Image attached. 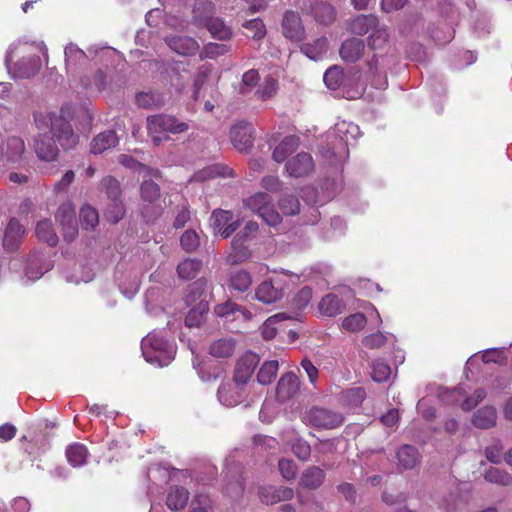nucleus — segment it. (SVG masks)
Wrapping results in <instances>:
<instances>
[{
	"label": "nucleus",
	"instance_id": "1",
	"mask_svg": "<svg viewBox=\"0 0 512 512\" xmlns=\"http://www.w3.org/2000/svg\"><path fill=\"white\" fill-rule=\"evenodd\" d=\"M73 107L70 104H64L60 113L50 112L43 114L41 112L34 114V120L38 129L49 127L53 136L46 133L39 134L33 144L37 157L46 162L56 161L59 155V149L54 138L57 139L61 147L65 150L73 149L78 144V135L74 133L69 119L73 117Z\"/></svg>",
	"mask_w": 512,
	"mask_h": 512
},
{
	"label": "nucleus",
	"instance_id": "2",
	"mask_svg": "<svg viewBox=\"0 0 512 512\" xmlns=\"http://www.w3.org/2000/svg\"><path fill=\"white\" fill-rule=\"evenodd\" d=\"M141 349L147 362L158 364L161 367L168 365L174 359L173 344L157 332H150L143 338Z\"/></svg>",
	"mask_w": 512,
	"mask_h": 512
},
{
	"label": "nucleus",
	"instance_id": "3",
	"mask_svg": "<svg viewBox=\"0 0 512 512\" xmlns=\"http://www.w3.org/2000/svg\"><path fill=\"white\" fill-rule=\"evenodd\" d=\"M292 276L294 274L286 270L274 271L271 277L256 287L255 298L264 304H273L282 300L289 287V278Z\"/></svg>",
	"mask_w": 512,
	"mask_h": 512
},
{
	"label": "nucleus",
	"instance_id": "4",
	"mask_svg": "<svg viewBox=\"0 0 512 512\" xmlns=\"http://www.w3.org/2000/svg\"><path fill=\"white\" fill-rule=\"evenodd\" d=\"M259 225L255 221H248L244 228L233 238L226 261L232 264L242 263L250 259L251 250L249 242L256 236Z\"/></svg>",
	"mask_w": 512,
	"mask_h": 512
},
{
	"label": "nucleus",
	"instance_id": "5",
	"mask_svg": "<svg viewBox=\"0 0 512 512\" xmlns=\"http://www.w3.org/2000/svg\"><path fill=\"white\" fill-rule=\"evenodd\" d=\"M189 129V125L185 122H180L178 119L171 115L158 114L149 116L147 118L148 134L152 137L155 145H159L163 140L160 136L161 133L170 132L179 134Z\"/></svg>",
	"mask_w": 512,
	"mask_h": 512
},
{
	"label": "nucleus",
	"instance_id": "6",
	"mask_svg": "<svg viewBox=\"0 0 512 512\" xmlns=\"http://www.w3.org/2000/svg\"><path fill=\"white\" fill-rule=\"evenodd\" d=\"M244 204L271 227L279 225L282 221V217L274 208L272 197L267 193H255L247 198Z\"/></svg>",
	"mask_w": 512,
	"mask_h": 512
},
{
	"label": "nucleus",
	"instance_id": "7",
	"mask_svg": "<svg viewBox=\"0 0 512 512\" xmlns=\"http://www.w3.org/2000/svg\"><path fill=\"white\" fill-rule=\"evenodd\" d=\"M305 419L310 425L323 429H334L343 422L341 414L320 407L311 408L306 413Z\"/></svg>",
	"mask_w": 512,
	"mask_h": 512
},
{
	"label": "nucleus",
	"instance_id": "8",
	"mask_svg": "<svg viewBox=\"0 0 512 512\" xmlns=\"http://www.w3.org/2000/svg\"><path fill=\"white\" fill-rule=\"evenodd\" d=\"M224 361L213 357H206L200 367V375L203 381H220L217 389V397L221 401V389L224 383Z\"/></svg>",
	"mask_w": 512,
	"mask_h": 512
},
{
	"label": "nucleus",
	"instance_id": "9",
	"mask_svg": "<svg viewBox=\"0 0 512 512\" xmlns=\"http://www.w3.org/2000/svg\"><path fill=\"white\" fill-rule=\"evenodd\" d=\"M281 27L283 35L290 41L301 42L304 40L305 29L297 12L286 11L283 15Z\"/></svg>",
	"mask_w": 512,
	"mask_h": 512
},
{
	"label": "nucleus",
	"instance_id": "10",
	"mask_svg": "<svg viewBox=\"0 0 512 512\" xmlns=\"http://www.w3.org/2000/svg\"><path fill=\"white\" fill-rule=\"evenodd\" d=\"M259 362V357L256 353L247 351L237 361L234 381L237 385H245L249 381L254 369Z\"/></svg>",
	"mask_w": 512,
	"mask_h": 512
},
{
	"label": "nucleus",
	"instance_id": "11",
	"mask_svg": "<svg viewBox=\"0 0 512 512\" xmlns=\"http://www.w3.org/2000/svg\"><path fill=\"white\" fill-rule=\"evenodd\" d=\"M253 126L247 122H240L230 129L232 145L239 151H247L252 146Z\"/></svg>",
	"mask_w": 512,
	"mask_h": 512
},
{
	"label": "nucleus",
	"instance_id": "12",
	"mask_svg": "<svg viewBox=\"0 0 512 512\" xmlns=\"http://www.w3.org/2000/svg\"><path fill=\"white\" fill-rule=\"evenodd\" d=\"M300 380L294 372H287L278 381L276 396L280 402H285L298 394Z\"/></svg>",
	"mask_w": 512,
	"mask_h": 512
},
{
	"label": "nucleus",
	"instance_id": "13",
	"mask_svg": "<svg viewBox=\"0 0 512 512\" xmlns=\"http://www.w3.org/2000/svg\"><path fill=\"white\" fill-rule=\"evenodd\" d=\"M25 234V229L21 225V223L15 219L12 218L4 232L3 237V248L7 252H13L18 249V247L21 244L22 238Z\"/></svg>",
	"mask_w": 512,
	"mask_h": 512
},
{
	"label": "nucleus",
	"instance_id": "14",
	"mask_svg": "<svg viewBox=\"0 0 512 512\" xmlns=\"http://www.w3.org/2000/svg\"><path fill=\"white\" fill-rule=\"evenodd\" d=\"M314 169L310 154L301 152L286 163V170L292 177H303Z\"/></svg>",
	"mask_w": 512,
	"mask_h": 512
},
{
	"label": "nucleus",
	"instance_id": "15",
	"mask_svg": "<svg viewBox=\"0 0 512 512\" xmlns=\"http://www.w3.org/2000/svg\"><path fill=\"white\" fill-rule=\"evenodd\" d=\"M25 143L21 137L11 136L1 146L2 157L10 163H17L23 159Z\"/></svg>",
	"mask_w": 512,
	"mask_h": 512
},
{
	"label": "nucleus",
	"instance_id": "16",
	"mask_svg": "<svg viewBox=\"0 0 512 512\" xmlns=\"http://www.w3.org/2000/svg\"><path fill=\"white\" fill-rule=\"evenodd\" d=\"M294 491L288 487L268 486L261 488L259 492L260 500L267 505H273L281 501L292 499Z\"/></svg>",
	"mask_w": 512,
	"mask_h": 512
},
{
	"label": "nucleus",
	"instance_id": "17",
	"mask_svg": "<svg viewBox=\"0 0 512 512\" xmlns=\"http://www.w3.org/2000/svg\"><path fill=\"white\" fill-rule=\"evenodd\" d=\"M119 143V138L115 131L107 130L95 136L90 144L91 153L97 155L116 147Z\"/></svg>",
	"mask_w": 512,
	"mask_h": 512
},
{
	"label": "nucleus",
	"instance_id": "18",
	"mask_svg": "<svg viewBox=\"0 0 512 512\" xmlns=\"http://www.w3.org/2000/svg\"><path fill=\"white\" fill-rule=\"evenodd\" d=\"M364 41L358 38H349L345 40L340 48V56L345 62L355 63L364 52Z\"/></svg>",
	"mask_w": 512,
	"mask_h": 512
},
{
	"label": "nucleus",
	"instance_id": "19",
	"mask_svg": "<svg viewBox=\"0 0 512 512\" xmlns=\"http://www.w3.org/2000/svg\"><path fill=\"white\" fill-rule=\"evenodd\" d=\"M189 491L182 486H171L167 493L166 505L171 511L183 510L189 500Z\"/></svg>",
	"mask_w": 512,
	"mask_h": 512
},
{
	"label": "nucleus",
	"instance_id": "20",
	"mask_svg": "<svg viewBox=\"0 0 512 512\" xmlns=\"http://www.w3.org/2000/svg\"><path fill=\"white\" fill-rule=\"evenodd\" d=\"M379 26V20L376 15L368 14V15H358L354 19L351 20L349 24V30L351 33L355 35H365L369 31L374 30Z\"/></svg>",
	"mask_w": 512,
	"mask_h": 512
},
{
	"label": "nucleus",
	"instance_id": "21",
	"mask_svg": "<svg viewBox=\"0 0 512 512\" xmlns=\"http://www.w3.org/2000/svg\"><path fill=\"white\" fill-rule=\"evenodd\" d=\"M398 466L402 469L409 470L416 467L420 462V454L414 446L403 445L396 454Z\"/></svg>",
	"mask_w": 512,
	"mask_h": 512
},
{
	"label": "nucleus",
	"instance_id": "22",
	"mask_svg": "<svg viewBox=\"0 0 512 512\" xmlns=\"http://www.w3.org/2000/svg\"><path fill=\"white\" fill-rule=\"evenodd\" d=\"M299 144L300 140L297 136L285 137L274 149L273 159L278 163L285 161L289 155L297 150Z\"/></svg>",
	"mask_w": 512,
	"mask_h": 512
},
{
	"label": "nucleus",
	"instance_id": "23",
	"mask_svg": "<svg viewBox=\"0 0 512 512\" xmlns=\"http://www.w3.org/2000/svg\"><path fill=\"white\" fill-rule=\"evenodd\" d=\"M41 69V60L38 56L22 58L15 64V73L20 78H30Z\"/></svg>",
	"mask_w": 512,
	"mask_h": 512
},
{
	"label": "nucleus",
	"instance_id": "24",
	"mask_svg": "<svg viewBox=\"0 0 512 512\" xmlns=\"http://www.w3.org/2000/svg\"><path fill=\"white\" fill-rule=\"evenodd\" d=\"M65 454L71 466L80 467L87 461L88 449L84 444L76 442L67 446Z\"/></svg>",
	"mask_w": 512,
	"mask_h": 512
},
{
	"label": "nucleus",
	"instance_id": "25",
	"mask_svg": "<svg viewBox=\"0 0 512 512\" xmlns=\"http://www.w3.org/2000/svg\"><path fill=\"white\" fill-rule=\"evenodd\" d=\"M497 414L492 406H485L477 410L473 416V424L480 429H488L496 424Z\"/></svg>",
	"mask_w": 512,
	"mask_h": 512
},
{
	"label": "nucleus",
	"instance_id": "26",
	"mask_svg": "<svg viewBox=\"0 0 512 512\" xmlns=\"http://www.w3.org/2000/svg\"><path fill=\"white\" fill-rule=\"evenodd\" d=\"M35 234L40 241L47 243L51 247L56 246L58 243V236L50 220L39 221L35 228Z\"/></svg>",
	"mask_w": 512,
	"mask_h": 512
},
{
	"label": "nucleus",
	"instance_id": "27",
	"mask_svg": "<svg viewBox=\"0 0 512 512\" xmlns=\"http://www.w3.org/2000/svg\"><path fill=\"white\" fill-rule=\"evenodd\" d=\"M319 309L326 316H335L345 309L343 301L334 294L324 296L319 304Z\"/></svg>",
	"mask_w": 512,
	"mask_h": 512
},
{
	"label": "nucleus",
	"instance_id": "28",
	"mask_svg": "<svg viewBox=\"0 0 512 512\" xmlns=\"http://www.w3.org/2000/svg\"><path fill=\"white\" fill-rule=\"evenodd\" d=\"M325 473L319 467H309L306 469L301 478L300 484L308 489H317L324 481Z\"/></svg>",
	"mask_w": 512,
	"mask_h": 512
},
{
	"label": "nucleus",
	"instance_id": "29",
	"mask_svg": "<svg viewBox=\"0 0 512 512\" xmlns=\"http://www.w3.org/2000/svg\"><path fill=\"white\" fill-rule=\"evenodd\" d=\"M202 268V261L198 259L187 258L177 266V274L181 279H194Z\"/></svg>",
	"mask_w": 512,
	"mask_h": 512
},
{
	"label": "nucleus",
	"instance_id": "30",
	"mask_svg": "<svg viewBox=\"0 0 512 512\" xmlns=\"http://www.w3.org/2000/svg\"><path fill=\"white\" fill-rule=\"evenodd\" d=\"M135 102L140 108H159L164 104V97L157 92H140L136 95Z\"/></svg>",
	"mask_w": 512,
	"mask_h": 512
},
{
	"label": "nucleus",
	"instance_id": "31",
	"mask_svg": "<svg viewBox=\"0 0 512 512\" xmlns=\"http://www.w3.org/2000/svg\"><path fill=\"white\" fill-rule=\"evenodd\" d=\"M100 189L103 191L109 201H121V187L117 179L112 176L103 178L100 182Z\"/></svg>",
	"mask_w": 512,
	"mask_h": 512
},
{
	"label": "nucleus",
	"instance_id": "32",
	"mask_svg": "<svg viewBox=\"0 0 512 512\" xmlns=\"http://www.w3.org/2000/svg\"><path fill=\"white\" fill-rule=\"evenodd\" d=\"M389 37L390 34L388 28L385 26H378L368 37V46L372 50H383L388 44Z\"/></svg>",
	"mask_w": 512,
	"mask_h": 512
},
{
	"label": "nucleus",
	"instance_id": "33",
	"mask_svg": "<svg viewBox=\"0 0 512 512\" xmlns=\"http://www.w3.org/2000/svg\"><path fill=\"white\" fill-rule=\"evenodd\" d=\"M170 46L181 55L194 54L199 48L198 43L190 37L173 38Z\"/></svg>",
	"mask_w": 512,
	"mask_h": 512
},
{
	"label": "nucleus",
	"instance_id": "34",
	"mask_svg": "<svg viewBox=\"0 0 512 512\" xmlns=\"http://www.w3.org/2000/svg\"><path fill=\"white\" fill-rule=\"evenodd\" d=\"M252 284V278L249 272L239 270L230 276V288L233 291L245 292Z\"/></svg>",
	"mask_w": 512,
	"mask_h": 512
},
{
	"label": "nucleus",
	"instance_id": "35",
	"mask_svg": "<svg viewBox=\"0 0 512 512\" xmlns=\"http://www.w3.org/2000/svg\"><path fill=\"white\" fill-rule=\"evenodd\" d=\"M328 40L326 37H320L314 41V44H305L301 47L302 52L312 60L321 58L327 51Z\"/></svg>",
	"mask_w": 512,
	"mask_h": 512
},
{
	"label": "nucleus",
	"instance_id": "36",
	"mask_svg": "<svg viewBox=\"0 0 512 512\" xmlns=\"http://www.w3.org/2000/svg\"><path fill=\"white\" fill-rule=\"evenodd\" d=\"M207 313L208 303L201 301L197 306L190 309L185 317V325L190 328L199 327Z\"/></svg>",
	"mask_w": 512,
	"mask_h": 512
},
{
	"label": "nucleus",
	"instance_id": "37",
	"mask_svg": "<svg viewBox=\"0 0 512 512\" xmlns=\"http://www.w3.org/2000/svg\"><path fill=\"white\" fill-rule=\"evenodd\" d=\"M79 217L82 228L85 230L94 229L99 223L97 210L88 204L81 207Z\"/></svg>",
	"mask_w": 512,
	"mask_h": 512
},
{
	"label": "nucleus",
	"instance_id": "38",
	"mask_svg": "<svg viewBox=\"0 0 512 512\" xmlns=\"http://www.w3.org/2000/svg\"><path fill=\"white\" fill-rule=\"evenodd\" d=\"M279 369V364L277 360H270L263 363L258 374L257 380L261 385L270 384L273 379L276 377Z\"/></svg>",
	"mask_w": 512,
	"mask_h": 512
},
{
	"label": "nucleus",
	"instance_id": "39",
	"mask_svg": "<svg viewBox=\"0 0 512 512\" xmlns=\"http://www.w3.org/2000/svg\"><path fill=\"white\" fill-rule=\"evenodd\" d=\"M278 204L282 213L288 216L296 215L300 211V201L294 194H282Z\"/></svg>",
	"mask_w": 512,
	"mask_h": 512
},
{
	"label": "nucleus",
	"instance_id": "40",
	"mask_svg": "<svg viewBox=\"0 0 512 512\" xmlns=\"http://www.w3.org/2000/svg\"><path fill=\"white\" fill-rule=\"evenodd\" d=\"M226 322L239 320L242 322H247L251 318V313L246 310L244 307L233 303L231 301H226Z\"/></svg>",
	"mask_w": 512,
	"mask_h": 512
},
{
	"label": "nucleus",
	"instance_id": "41",
	"mask_svg": "<svg viewBox=\"0 0 512 512\" xmlns=\"http://www.w3.org/2000/svg\"><path fill=\"white\" fill-rule=\"evenodd\" d=\"M65 56V64L68 71H75L77 63L82 65L88 61L84 51L73 46L66 48Z\"/></svg>",
	"mask_w": 512,
	"mask_h": 512
},
{
	"label": "nucleus",
	"instance_id": "42",
	"mask_svg": "<svg viewBox=\"0 0 512 512\" xmlns=\"http://www.w3.org/2000/svg\"><path fill=\"white\" fill-rule=\"evenodd\" d=\"M242 27L247 30L246 36L255 40L263 39L266 35V27L260 18L245 21Z\"/></svg>",
	"mask_w": 512,
	"mask_h": 512
},
{
	"label": "nucleus",
	"instance_id": "43",
	"mask_svg": "<svg viewBox=\"0 0 512 512\" xmlns=\"http://www.w3.org/2000/svg\"><path fill=\"white\" fill-rule=\"evenodd\" d=\"M278 90V82L275 78L269 76L266 77L263 82L259 85L256 90V96L262 100L266 101L274 97Z\"/></svg>",
	"mask_w": 512,
	"mask_h": 512
},
{
	"label": "nucleus",
	"instance_id": "44",
	"mask_svg": "<svg viewBox=\"0 0 512 512\" xmlns=\"http://www.w3.org/2000/svg\"><path fill=\"white\" fill-rule=\"evenodd\" d=\"M223 173H224L223 166H221L219 164H214V165L207 166V167L195 172L193 174L191 180L195 181V182H204V181H207L210 179L220 177L223 175Z\"/></svg>",
	"mask_w": 512,
	"mask_h": 512
},
{
	"label": "nucleus",
	"instance_id": "45",
	"mask_svg": "<svg viewBox=\"0 0 512 512\" xmlns=\"http://www.w3.org/2000/svg\"><path fill=\"white\" fill-rule=\"evenodd\" d=\"M141 198L145 202L154 203L160 198V188L152 180H146L140 187Z\"/></svg>",
	"mask_w": 512,
	"mask_h": 512
},
{
	"label": "nucleus",
	"instance_id": "46",
	"mask_svg": "<svg viewBox=\"0 0 512 512\" xmlns=\"http://www.w3.org/2000/svg\"><path fill=\"white\" fill-rule=\"evenodd\" d=\"M367 324L366 316L363 313H354L346 317L342 322V327L349 332L362 330Z\"/></svg>",
	"mask_w": 512,
	"mask_h": 512
},
{
	"label": "nucleus",
	"instance_id": "47",
	"mask_svg": "<svg viewBox=\"0 0 512 512\" xmlns=\"http://www.w3.org/2000/svg\"><path fill=\"white\" fill-rule=\"evenodd\" d=\"M124 215L125 207L122 200L110 201L109 204H107L105 209V217L109 222L116 224L124 217Z\"/></svg>",
	"mask_w": 512,
	"mask_h": 512
},
{
	"label": "nucleus",
	"instance_id": "48",
	"mask_svg": "<svg viewBox=\"0 0 512 512\" xmlns=\"http://www.w3.org/2000/svg\"><path fill=\"white\" fill-rule=\"evenodd\" d=\"M284 319H286V316L283 313H278V314H275V315L269 317L264 322V324L262 325V328H261V334H262L263 338L266 340L273 339L277 334V328L275 325L279 321H282Z\"/></svg>",
	"mask_w": 512,
	"mask_h": 512
},
{
	"label": "nucleus",
	"instance_id": "49",
	"mask_svg": "<svg viewBox=\"0 0 512 512\" xmlns=\"http://www.w3.org/2000/svg\"><path fill=\"white\" fill-rule=\"evenodd\" d=\"M55 219L60 225L76 221L75 208L71 202L62 203L55 214Z\"/></svg>",
	"mask_w": 512,
	"mask_h": 512
},
{
	"label": "nucleus",
	"instance_id": "50",
	"mask_svg": "<svg viewBox=\"0 0 512 512\" xmlns=\"http://www.w3.org/2000/svg\"><path fill=\"white\" fill-rule=\"evenodd\" d=\"M488 482L508 486L512 483V477L505 471L495 467H490L484 475Z\"/></svg>",
	"mask_w": 512,
	"mask_h": 512
},
{
	"label": "nucleus",
	"instance_id": "51",
	"mask_svg": "<svg viewBox=\"0 0 512 512\" xmlns=\"http://www.w3.org/2000/svg\"><path fill=\"white\" fill-rule=\"evenodd\" d=\"M314 18L317 22L322 24H329L334 20L335 10L328 4H318L314 8Z\"/></svg>",
	"mask_w": 512,
	"mask_h": 512
},
{
	"label": "nucleus",
	"instance_id": "52",
	"mask_svg": "<svg viewBox=\"0 0 512 512\" xmlns=\"http://www.w3.org/2000/svg\"><path fill=\"white\" fill-rule=\"evenodd\" d=\"M323 80L329 89L336 90L343 81V72L339 67H331L325 72Z\"/></svg>",
	"mask_w": 512,
	"mask_h": 512
},
{
	"label": "nucleus",
	"instance_id": "53",
	"mask_svg": "<svg viewBox=\"0 0 512 512\" xmlns=\"http://www.w3.org/2000/svg\"><path fill=\"white\" fill-rule=\"evenodd\" d=\"M180 245L186 252H194L200 245V238L194 230H186L180 238Z\"/></svg>",
	"mask_w": 512,
	"mask_h": 512
},
{
	"label": "nucleus",
	"instance_id": "54",
	"mask_svg": "<svg viewBox=\"0 0 512 512\" xmlns=\"http://www.w3.org/2000/svg\"><path fill=\"white\" fill-rule=\"evenodd\" d=\"M391 375L390 366L381 361L376 360L372 364V379L376 382H384L389 379Z\"/></svg>",
	"mask_w": 512,
	"mask_h": 512
},
{
	"label": "nucleus",
	"instance_id": "55",
	"mask_svg": "<svg viewBox=\"0 0 512 512\" xmlns=\"http://www.w3.org/2000/svg\"><path fill=\"white\" fill-rule=\"evenodd\" d=\"M335 130L346 143H348L349 137L355 139L359 134V127L356 124L345 121L337 123Z\"/></svg>",
	"mask_w": 512,
	"mask_h": 512
},
{
	"label": "nucleus",
	"instance_id": "56",
	"mask_svg": "<svg viewBox=\"0 0 512 512\" xmlns=\"http://www.w3.org/2000/svg\"><path fill=\"white\" fill-rule=\"evenodd\" d=\"M503 451V445L500 440H494L491 445L486 447L485 455L486 458L495 464L501 462V455Z\"/></svg>",
	"mask_w": 512,
	"mask_h": 512
},
{
	"label": "nucleus",
	"instance_id": "57",
	"mask_svg": "<svg viewBox=\"0 0 512 512\" xmlns=\"http://www.w3.org/2000/svg\"><path fill=\"white\" fill-rule=\"evenodd\" d=\"M302 369L307 374L308 380L310 384L313 387H317V382L319 378V370L318 368L312 363V361L308 358H303L300 363Z\"/></svg>",
	"mask_w": 512,
	"mask_h": 512
},
{
	"label": "nucleus",
	"instance_id": "58",
	"mask_svg": "<svg viewBox=\"0 0 512 512\" xmlns=\"http://www.w3.org/2000/svg\"><path fill=\"white\" fill-rule=\"evenodd\" d=\"M312 299V289L310 287L301 288L293 298V305L297 309H304Z\"/></svg>",
	"mask_w": 512,
	"mask_h": 512
},
{
	"label": "nucleus",
	"instance_id": "59",
	"mask_svg": "<svg viewBox=\"0 0 512 512\" xmlns=\"http://www.w3.org/2000/svg\"><path fill=\"white\" fill-rule=\"evenodd\" d=\"M259 73L255 69H251L243 74L241 93L251 91L259 82Z\"/></svg>",
	"mask_w": 512,
	"mask_h": 512
},
{
	"label": "nucleus",
	"instance_id": "60",
	"mask_svg": "<svg viewBox=\"0 0 512 512\" xmlns=\"http://www.w3.org/2000/svg\"><path fill=\"white\" fill-rule=\"evenodd\" d=\"M211 509V499L207 495L200 494L192 501L189 512H210Z\"/></svg>",
	"mask_w": 512,
	"mask_h": 512
},
{
	"label": "nucleus",
	"instance_id": "61",
	"mask_svg": "<svg viewBox=\"0 0 512 512\" xmlns=\"http://www.w3.org/2000/svg\"><path fill=\"white\" fill-rule=\"evenodd\" d=\"M387 341V336L381 332H376L364 337L363 344L369 349H378L385 345Z\"/></svg>",
	"mask_w": 512,
	"mask_h": 512
},
{
	"label": "nucleus",
	"instance_id": "62",
	"mask_svg": "<svg viewBox=\"0 0 512 512\" xmlns=\"http://www.w3.org/2000/svg\"><path fill=\"white\" fill-rule=\"evenodd\" d=\"M279 471L286 480H292L296 476L297 466L292 460L281 459L279 461Z\"/></svg>",
	"mask_w": 512,
	"mask_h": 512
},
{
	"label": "nucleus",
	"instance_id": "63",
	"mask_svg": "<svg viewBox=\"0 0 512 512\" xmlns=\"http://www.w3.org/2000/svg\"><path fill=\"white\" fill-rule=\"evenodd\" d=\"M482 360L484 363L502 364L506 361V357L503 354V350L498 348H490L484 351Z\"/></svg>",
	"mask_w": 512,
	"mask_h": 512
},
{
	"label": "nucleus",
	"instance_id": "64",
	"mask_svg": "<svg viewBox=\"0 0 512 512\" xmlns=\"http://www.w3.org/2000/svg\"><path fill=\"white\" fill-rule=\"evenodd\" d=\"M210 225L217 234L224 237V210L218 208L213 211L210 217Z\"/></svg>",
	"mask_w": 512,
	"mask_h": 512
}]
</instances>
